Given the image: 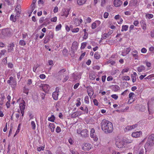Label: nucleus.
<instances>
[{
	"instance_id": "nucleus-51",
	"label": "nucleus",
	"mask_w": 154,
	"mask_h": 154,
	"mask_svg": "<svg viewBox=\"0 0 154 154\" xmlns=\"http://www.w3.org/2000/svg\"><path fill=\"white\" fill-rule=\"evenodd\" d=\"M15 80H14L12 76H11L9 78V80H8L7 81V82L8 83H9Z\"/></svg>"
},
{
	"instance_id": "nucleus-25",
	"label": "nucleus",
	"mask_w": 154,
	"mask_h": 154,
	"mask_svg": "<svg viewBox=\"0 0 154 154\" xmlns=\"http://www.w3.org/2000/svg\"><path fill=\"white\" fill-rule=\"evenodd\" d=\"M49 127L51 129V132H53L54 131V129L55 128V125L54 123H50L49 125Z\"/></svg>"
},
{
	"instance_id": "nucleus-46",
	"label": "nucleus",
	"mask_w": 154,
	"mask_h": 154,
	"mask_svg": "<svg viewBox=\"0 0 154 154\" xmlns=\"http://www.w3.org/2000/svg\"><path fill=\"white\" fill-rule=\"evenodd\" d=\"M85 102L86 103L88 104L89 103V98L88 96H86L84 99Z\"/></svg>"
},
{
	"instance_id": "nucleus-45",
	"label": "nucleus",
	"mask_w": 154,
	"mask_h": 154,
	"mask_svg": "<svg viewBox=\"0 0 154 154\" xmlns=\"http://www.w3.org/2000/svg\"><path fill=\"white\" fill-rule=\"evenodd\" d=\"M62 27L61 24H59V25H57L55 28L56 30V31H58L60 30L61 29Z\"/></svg>"
},
{
	"instance_id": "nucleus-27",
	"label": "nucleus",
	"mask_w": 154,
	"mask_h": 154,
	"mask_svg": "<svg viewBox=\"0 0 154 154\" xmlns=\"http://www.w3.org/2000/svg\"><path fill=\"white\" fill-rule=\"evenodd\" d=\"M131 48L130 47H128V48H126V53H125L123 51L122 52V55L123 56H125V55H126V54H128L129 53V52L131 51Z\"/></svg>"
},
{
	"instance_id": "nucleus-22",
	"label": "nucleus",
	"mask_w": 154,
	"mask_h": 154,
	"mask_svg": "<svg viewBox=\"0 0 154 154\" xmlns=\"http://www.w3.org/2000/svg\"><path fill=\"white\" fill-rule=\"evenodd\" d=\"M10 85H11V87L14 89L16 88L17 85V81L16 80L14 81L9 83H8Z\"/></svg>"
},
{
	"instance_id": "nucleus-18",
	"label": "nucleus",
	"mask_w": 154,
	"mask_h": 154,
	"mask_svg": "<svg viewBox=\"0 0 154 154\" xmlns=\"http://www.w3.org/2000/svg\"><path fill=\"white\" fill-rule=\"evenodd\" d=\"M116 146L118 148H121L123 147V144L122 142V141L120 140H117L116 143Z\"/></svg>"
},
{
	"instance_id": "nucleus-20",
	"label": "nucleus",
	"mask_w": 154,
	"mask_h": 154,
	"mask_svg": "<svg viewBox=\"0 0 154 154\" xmlns=\"http://www.w3.org/2000/svg\"><path fill=\"white\" fill-rule=\"evenodd\" d=\"M141 25V27L144 30L146 29V22L144 20H142L140 22Z\"/></svg>"
},
{
	"instance_id": "nucleus-57",
	"label": "nucleus",
	"mask_w": 154,
	"mask_h": 154,
	"mask_svg": "<svg viewBox=\"0 0 154 154\" xmlns=\"http://www.w3.org/2000/svg\"><path fill=\"white\" fill-rule=\"evenodd\" d=\"M61 131V129L59 126H57L56 129V132L57 133H59Z\"/></svg>"
},
{
	"instance_id": "nucleus-30",
	"label": "nucleus",
	"mask_w": 154,
	"mask_h": 154,
	"mask_svg": "<svg viewBox=\"0 0 154 154\" xmlns=\"http://www.w3.org/2000/svg\"><path fill=\"white\" fill-rule=\"evenodd\" d=\"M128 25H124L122 26L121 31L123 32L124 31H126L128 30Z\"/></svg>"
},
{
	"instance_id": "nucleus-49",
	"label": "nucleus",
	"mask_w": 154,
	"mask_h": 154,
	"mask_svg": "<svg viewBox=\"0 0 154 154\" xmlns=\"http://www.w3.org/2000/svg\"><path fill=\"white\" fill-rule=\"evenodd\" d=\"M29 90L28 89L26 88L25 87L23 89V92L24 93L26 94L27 95L28 94Z\"/></svg>"
},
{
	"instance_id": "nucleus-47",
	"label": "nucleus",
	"mask_w": 154,
	"mask_h": 154,
	"mask_svg": "<svg viewBox=\"0 0 154 154\" xmlns=\"http://www.w3.org/2000/svg\"><path fill=\"white\" fill-rule=\"evenodd\" d=\"M154 101V97H152L148 102L147 105H148V107H149V105L151 104V103L153 102Z\"/></svg>"
},
{
	"instance_id": "nucleus-15",
	"label": "nucleus",
	"mask_w": 154,
	"mask_h": 154,
	"mask_svg": "<svg viewBox=\"0 0 154 154\" xmlns=\"http://www.w3.org/2000/svg\"><path fill=\"white\" fill-rule=\"evenodd\" d=\"M56 88V91L53 92L52 93V97L53 99L56 100H57L58 99V91H57Z\"/></svg>"
},
{
	"instance_id": "nucleus-24",
	"label": "nucleus",
	"mask_w": 154,
	"mask_h": 154,
	"mask_svg": "<svg viewBox=\"0 0 154 154\" xmlns=\"http://www.w3.org/2000/svg\"><path fill=\"white\" fill-rule=\"evenodd\" d=\"M87 0H77V2L79 5H81L84 4Z\"/></svg>"
},
{
	"instance_id": "nucleus-14",
	"label": "nucleus",
	"mask_w": 154,
	"mask_h": 154,
	"mask_svg": "<svg viewBox=\"0 0 154 154\" xmlns=\"http://www.w3.org/2000/svg\"><path fill=\"white\" fill-rule=\"evenodd\" d=\"M113 32L112 30L109 31L107 33L103 34L102 36V38L105 39L106 38L109 37V36Z\"/></svg>"
},
{
	"instance_id": "nucleus-28",
	"label": "nucleus",
	"mask_w": 154,
	"mask_h": 154,
	"mask_svg": "<svg viewBox=\"0 0 154 154\" xmlns=\"http://www.w3.org/2000/svg\"><path fill=\"white\" fill-rule=\"evenodd\" d=\"M116 62L112 60H109L105 63V64H110L112 66H115Z\"/></svg>"
},
{
	"instance_id": "nucleus-35",
	"label": "nucleus",
	"mask_w": 154,
	"mask_h": 154,
	"mask_svg": "<svg viewBox=\"0 0 154 154\" xmlns=\"http://www.w3.org/2000/svg\"><path fill=\"white\" fill-rule=\"evenodd\" d=\"M90 135L91 137H93V136L95 135V130L94 128H91V129Z\"/></svg>"
},
{
	"instance_id": "nucleus-43",
	"label": "nucleus",
	"mask_w": 154,
	"mask_h": 154,
	"mask_svg": "<svg viewBox=\"0 0 154 154\" xmlns=\"http://www.w3.org/2000/svg\"><path fill=\"white\" fill-rule=\"evenodd\" d=\"M122 79L123 80L129 81L130 79V78L128 76H125L122 77Z\"/></svg>"
},
{
	"instance_id": "nucleus-29",
	"label": "nucleus",
	"mask_w": 154,
	"mask_h": 154,
	"mask_svg": "<svg viewBox=\"0 0 154 154\" xmlns=\"http://www.w3.org/2000/svg\"><path fill=\"white\" fill-rule=\"evenodd\" d=\"M125 142L126 143H132L133 140L131 139L130 137L127 138L125 140Z\"/></svg>"
},
{
	"instance_id": "nucleus-13",
	"label": "nucleus",
	"mask_w": 154,
	"mask_h": 154,
	"mask_svg": "<svg viewBox=\"0 0 154 154\" xmlns=\"http://www.w3.org/2000/svg\"><path fill=\"white\" fill-rule=\"evenodd\" d=\"M25 103L24 100H23L22 102L20 104V111H24L25 107Z\"/></svg>"
},
{
	"instance_id": "nucleus-62",
	"label": "nucleus",
	"mask_w": 154,
	"mask_h": 154,
	"mask_svg": "<svg viewBox=\"0 0 154 154\" xmlns=\"http://www.w3.org/2000/svg\"><path fill=\"white\" fill-rule=\"evenodd\" d=\"M44 21V17H41L39 19V22L40 23H43V22Z\"/></svg>"
},
{
	"instance_id": "nucleus-23",
	"label": "nucleus",
	"mask_w": 154,
	"mask_h": 154,
	"mask_svg": "<svg viewBox=\"0 0 154 154\" xmlns=\"http://www.w3.org/2000/svg\"><path fill=\"white\" fill-rule=\"evenodd\" d=\"M78 43L76 41H74L72 43V49L73 50H76L77 49Z\"/></svg>"
},
{
	"instance_id": "nucleus-44",
	"label": "nucleus",
	"mask_w": 154,
	"mask_h": 154,
	"mask_svg": "<svg viewBox=\"0 0 154 154\" xmlns=\"http://www.w3.org/2000/svg\"><path fill=\"white\" fill-rule=\"evenodd\" d=\"M87 44V43L86 42H83L81 44V49H83L85 48Z\"/></svg>"
},
{
	"instance_id": "nucleus-36",
	"label": "nucleus",
	"mask_w": 154,
	"mask_h": 154,
	"mask_svg": "<svg viewBox=\"0 0 154 154\" xmlns=\"http://www.w3.org/2000/svg\"><path fill=\"white\" fill-rule=\"evenodd\" d=\"M94 57L96 59H99L100 58V56L98 53L96 52L94 54Z\"/></svg>"
},
{
	"instance_id": "nucleus-52",
	"label": "nucleus",
	"mask_w": 154,
	"mask_h": 154,
	"mask_svg": "<svg viewBox=\"0 0 154 154\" xmlns=\"http://www.w3.org/2000/svg\"><path fill=\"white\" fill-rule=\"evenodd\" d=\"M21 7L20 6V5H17L15 9V11H20Z\"/></svg>"
},
{
	"instance_id": "nucleus-41",
	"label": "nucleus",
	"mask_w": 154,
	"mask_h": 154,
	"mask_svg": "<svg viewBox=\"0 0 154 154\" xmlns=\"http://www.w3.org/2000/svg\"><path fill=\"white\" fill-rule=\"evenodd\" d=\"M70 151L72 154H79V152L75 149H70Z\"/></svg>"
},
{
	"instance_id": "nucleus-4",
	"label": "nucleus",
	"mask_w": 154,
	"mask_h": 154,
	"mask_svg": "<svg viewBox=\"0 0 154 154\" xmlns=\"http://www.w3.org/2000/svg\"><path fill=\"white\" fill-rule=\"evenodd\" d=\"M70 9H63L60 13L61 15L62 16H64L66 17H67L69 14V11Z\"/></svg>"
},
{
	"instance_id": "nucleus-58",
	"label": "nucleus",
	"mask_w": 154,
	"mask_h": 154,
	"mask_svg": "<svg viewBox=\"0 0 154 154\" xmlns=\"http://www.w3.org/2000/svg\"><path fill=\"white\" fill-rule=\"evenodd\" d=\"M129 69L128 68H125L123 69L122 71V73L124 74L125 72H127L128 71Z\"/></svg>"
},
{
	"instance_id": "nucleus-16",
	"label": "nucleus",
	"mask_w": 154,
	"mask_h": 154,
	"mask_svg": "<svg viewBox=\"0 0 154 154\" xmlns=\"http://www.w3.org/2000/svg\"><path fill=\"white\" fill-rule=\"evenodd\" d=\"M81 112L76 111L72 113L71 115V117L72 118H75L81 115Z\"/></svg>"
},
{
	"instance_id": "nucleus-53",
	"label": "nucleus",
	"mask_w": 154,
	"mask_h": 154,
	"mask_svg": "<svg viewBox=\"0 0 154 154\" xmlns=\"http://www.w3.org/2000/svg\"><path fill=\"white\" fill-rule=\"evenodd\" d=\"M85 53H86L85 52H84V53H83L80 56L79 59V60H81L82 59L84 58V56H85Z\"/></svg>"
},
{
	"instance_id": "nucleus-42",
	"label": "nucleus",
	"mask_w": 154,
	"mask_h": 154,
	"mask_svg": "<svg viewBox=\"0 0 154 154\" xmlns=\"http://www.w3.org/2000/svg\"><path fill=\"white\" fill-rule=\"evenodd\" d=\"M55 119V117L54 115H52L50 117H48V120L49 121L54 122Z\"/></svg>"
},
{
	"instance_id": "nucleus-26",
	"label": "nucleus",
	"mask_w": 154,
	"mask_h": 154,
	"mask_svg": "<svg viewBox=\"0 0 154 154\" xmlns=\"http://www.w3.org/2000/svg\"><path fill=\"white\" fill-rule=\"evenodd\" d=\"M137 75V73L136 72H134L133 74L131 75L132 81L133 83L136 81Z\"/></svg>"
},
{
	"instance_id": "nucleus-54",
	"label": "nucleus",
	"mask_w": 154,
	"mask_h": 154,
	"mask_svg": "<svg viewBox=\"0 0 154 154\" xmlns=\"http://www.w3.org/2000/svg\"><path fill=\"white\" fill-rule=\"evenodd\" d=\"M45 148V146H42L40 147H39L37 148V150L38 151H40L42 150H44Z\"/></svg>"
},
{
	"instance_id": "nucleus-21",
	"label": "nucleus",
	"mask_w": 154,
	"mask_h": 154,
	"mask_svg": "<svg viewBox=\"0 0 154 154\" xmlns=\"http://www.w3.org/2000/svg\"><path fill=\"white\" fill-rule=\"evenodd\" d=\"M14 47V45L13 43H12L9 44L8 48V52H11L13 50V48Z\"/></svg>"
},
{
	"instance_id": "nucleus-8",
	"label": "nucleus",
	"mask_w": 154,
	"mask_h": 154,
	"mask_svg": "<svg viewBox=\"0 0 154 154\" xmlns=\"http://www.w3.org/2000/svg\"><path fill=\"white\" fill-rule=\"evenodd\" d=\"M131 55L135 60H138L139 58L138 53L137 51L134 50L131 52Z\"/></svg>"
},
{
	"instance_id": "nucleus-9",
	"label": "nucleus",
	"mask_w": 154,
	"mask_h": 154,
	"mask_svg": "<svg viewBox=\"0 0 154 154\" xmlns=\"http://www.w3.org/2000/svg\"><path fill=\"white\" fill-rule=\"evenodd\" d=\"M101 23V22L99 20H96L91 25V28L92 29H95L97 26H99Z\"/></svg>"
},
{
	"instance_id": "nucleus-5",
	"label": "nucleus",
	"mask_w": 154,
	"mask_h": 154,
	"mask_svg": "<svg viewBox=\"0 0 154 154\" xmlns=\"http://www.w3.org/2000/svg\"><path fill=\"white\" fill-rule=\"evenodd\" d=\"M135 97V94L133 92H131L129 94V99L128 101V103L129 104L131 103L132 102L135 100V99L134 97Z\"/></svg>"
},
{
	"instance_id": "nucleus-40",
	"label": "nucleus",
	"mask_w": 154,
	"mask_h": 154,
	"mask_svg": "<svg viewBox=\"0 0 154 154\" xmlns=\"http://www.w3.org/2000/svg\"><path fill=\"white\" fill-rule=\"evenodd\" d=\"M79 28H76L71 29L72 32L73 33H77L79 31Z\"/></svg>"
},
{
	"instance_id": "nucleus-31",
	"label": "nucleus",
	"mask_w": 154,
	"mask_h": 154,
	"mask_svg": "<svg viewBox=\"0 0 154 154\" xmlns=\"http://www.w3.org/2000/svg\"><path fill=\"white\" fill-rule=\"evenodd\" d=\"M10 20L13 22H15L16 21L17 17H15V16L14 17V15L11 14L10 17Z\"/></svg>"
},
{
	"instance_id": "nucleus-19",
	"label": "nucleus",
	"mask_w": 154,
	"mask_h": 154,
	"mask_svg": "<svg viewBox=\"0 0 154 154\" xmlns=\"http://www.w3.org/2000/svg\"><path fill=\"white\" fill-rule=\"evenodd\" d=\"M44 22L42 25V26H46L48 24H49L50 23V19L49 18L47 17L45 19H44Z\"/></svg>"
},
{
	"instance_id": "nucleus-2",
	"label": "nucleus",
	"mask_w": 154,
	"mask_h": 154,
	"mask_svg": "<svg viewBox=\"0 0 154 154\" xmlns=\"http://www.w3.org/2000/svg\"><path fill=\"white\" fill-rule=\"evenodd\" d=\"M154 145V134L150 135L145 145V147L148 148Z\"/></svg>"
},
{
	"instance_id": "nucleus-10",
	"label": "nucleus",
	"mask_w": 154,
	"mask_h": 154,
	"mask_svg": "<svg viewBox=\"0 0 154 154\" xmlns=\"http://www.w3.org/2000/svg\"><path fill=\"white\" fill-rule=\"evenodd\" d=\"M113 3L115 7H118L121 6L122 4V2L120 0H114Z\"/></svg>"
},
{
	"instance_id": "nucleus-61",
	"label": "nucleus",
	"mask_w": 154,
	"mask_h": 154,
	"mask_svg": "<svg viewBox=\"0 0 154 154\" xmlns=\"http://www.w3.org/2000/svg\"><path fill=\"white\" fill-rule=\"evenodd\" d=\"M111 97L115 99V100H117L118 98V96L116 94H113L111 95Z\"/></svg>"
},
{
	"instance_id": "nucleus-56",
	"label": "nucleus",
	"mask_w": 154,
	"mask_h": 154,
	"mask_svg": "<svg viewBox=\"0 0 154 154\" xmlns=\"http://www.w3.org/2000/svg\"><path fill=\"white\" fill-rule=\"evenodd\" d=\"M57 17H55L51 18V21L52 22H55L57 21Z\"/></svg>"
},
{
	"instance_id": "nucleus-34",
	"label": "nucleus",
	"mask_w": 154,
	"mask_h": 154,
	"mask_svg": "<svg viewBox=\"0 0 154 154\" xmlns=\"http://www.w3.org/2000/svg\"><path fill=\"white\" fill-rule=\"evenodd\" d=\"M145 17L146 18H148V19H150L153 17V15L152 14H146Z\"/></svg>"
},
{
	"instance_id": "nucleus-55",
	"label": "nucleus",
	"mask_w": 154,
	"mask_h": 154,
	"mask_svg": "<svg viewBox=\"0 0 154 154\" xmlns=\"http://www.w3.org/2000/svg\"><path fill=\"white\" fill-rule=\"evenodd\" d=\"M16 15L15 16V17H19L20 16V14L21 13V11H16Z\"/></svg>"
},
{
	"instance_id": "nucleus-33",
	"label": "nucleus",
	"mask_w": 154,
	"mask_h": 154,
	"mask_svg": "<svg viewBox=\"0 0 154 154\" xmlns=\"http://www.w3.org/2000/svg\"><path fill=\"white\" fill-rule=\"evenodd\" d=\"M19 45L21 46H25L26 45V42L23 40H21L19 41Z\"/></svg>"
},
{
	"instance_id": "nucleus-48",
	"label": "nucleus",
	"mask_w": 154,
	"mask_h": 154,
	"mask_svg": "<svg viewBox=\"0 0 154 154\" xmlns=\"http://www.w3.org/2000/svg\"><path fill=\"white\" fill-rule=\"evenodd\" d=\"M50 40V38L47 36H45L44 38V43H47Z\"/></svg>"
},
{
	"instance_id": "nucleus-7",
	"label": "nucleus",
	"mask_w": 154,
	"mask_h": 154,
	"mask_svg": "<svg viewBox=\"0 0 154 154\" xmlns=\"http://www.w3.org/2000/svg\"><path fill=\"white\" fill-rule=\"evenodd\" d=\"M2 33L4 36H9L11 34V32L9 29H6L2 30Z\"/></svg>"
},
{
	"instance_id": "nucleus-37",
	"label": "nucleus",
	"mask_w": 154,
	"mask_h": 154,
	"mask_svg": "<svg viewBox=\"0 0 154 154\" xmlns=\"http://www.w3.org/2000/svg\"><path fill=\"white\" fill-rule=\"evenodd\" d=\"M132 129L131 125L127 126L125 128L124 130L125 131H127L131 130Z\"/></svg>"
},
{
	"instance_id": "nucleus-39",
	"label": "nucleus",
	"mask_w": 154,
	"mask_h": 154,
	"mask_svg": "<svg viewBox=\"0 0 154 154\" xmlns=\"http://www.w3.org/2000/svg\"><path fill=\"white\" fill-rule=\"evenodd\" d=\"M31 125L32 128V129L34 130L35 129L36 125L34 121H32L31 122Z\"/></svg>"
},
{
	"instance_id": "nucleus-38",
	"label": "nucleus",
	"mask_w": 154,
	"mask_h": 154,
	"mask_svg": "<svg viewBox=\"0 0 154 154\" xmlns=\"http://www.w3.org/2000/svg\"><path fill=\"white\" fill-rule=\"evenodd\" d=\"M96 77V76L94 75L93 73H91L89 75V78L91 80H94Z\"/></svg>"
},
{
	"instance_id": "nucleus-11",
	"label": "nucleus",
	"mask_w": 154,
	"mask_h": 154,
	"mask_svg": "<svg viewBox=\"0 0 154 154\" xmlns=\"http://www.w3.org/2000/svg\"><path fill=\"white\" fill-rule=\"evenodd\" d=\"M142 132L141 131L133 132L131 134L132 136L133 137H139L142 135Z\"/></svg>"
},
{
	"instance_id": "nucleus-3",
	"label": "nucleus",
	"mask_w": 154,
	"mask_h": 154,
	"mask_svg": "<svg viewBox=\"0 0 154 154\" xmlns=\"http://www.w3.org/2000/svg\"><path fill=\"white\" fill-rule=\"evenodd\" d=\"M92 147L91 145L88 143H85L82 145V149L84 151H89Z\"/></svg>"
},
{
	"instance_id": "nucleus-59",
	"label": "nucleus",
	"mask_w": 154,
	"mask_h": 154,
	"mask_svg": "<svg viewBox=\"0 0 154 154\" xmlns=\"http://www.w3.org/2000/svg\"><path fill=\"white\" fill-rule=\"evenodd\" d=\"M109 16V13L107 12H105L103 14V17L105 18H107Z\"/></svg>"
},
{
	"instance_id": "nucleus-60",
	"label": "nucleus",
	"mask_w": 154,
	"mask_h": 154,
	"mask_svg": "<svg viewBox=\"0 0 154 154\" xmlns=\"http://www.w3.org/2000/svg\"><path fill=\"white\" fill-rule=\"evenodd\" d=\"M91 91H89V90L88 91V95L90 97H91L92 96V95L93 94V92L92 93H91Z\"/></svg>"
},
{
	"instance_id": "nucleus-64",
	"label": "nucleus",
	"mask_w": 154,
	"mask_h": 154,
	"mask_svg": "<svg viewBox=\"0 0 154 154\" xmlns=\"http://www.w3.org/2000/svg\"><path fill=\"white\" fill-rule=\"evenodd\" d=\"M93 103L94 105L97 106H98V103L97 100L96 99H95L93 100Z\"/></svg>"
},
{
	"instance_id": "nucleus-17",
	"label": "nucleus",
	"mask_w": 154,
	"mask_h": 154,
	"mask_svg": "<svg viewBox=\"0 0 154 154\" xmlns=\"http://www.w3.org/2000/svg\"><path fill=\"white\" fill-rule=\"evenodd\" d=\"M81 135L83 137H87L88 136V131L86 129L82 130L81 132Z\"/></svg>"
},
{
	"instance_id": "nucleus-12",
	"label": "nucleus",
	"mask_w": 154,
	"mask_h": 154,
	"mask_svg": "<svg viewBox=\"0 0 154 154\" xmlns=\"http://www.w3.org/2000/svg\"><path fill=\"white\" fill-rule=\"evenodd\" d=\"M42 87L43 91L45 92H48L50 89V86L47 84L42 85Z\"/></svg>"
},
{
	"instance_id": "nucleus-6",
	"label": "nucleus",
	"mask_w": 154,
	"mask_h": 154,
	"mask_svg": "<svg viewBox=\"0 0 154 154\" xmlns=\"http://www.w3.org/2000/svg\"><path fill=\"white\" fill-rule=\"evenodd\" d=\"M73 22L74 25L76 26H79L82 22L83 20L81 18H74Z\"/></svg>"
},
{
	"instance_id": "nucleus-63",
	"label": "nucleus",
	"mask_w": 154,
	"mask_h": 154,
	"mask_svg": "<svg viewBox=\"0 0 154 154\" xmlns=\"http://www.w3.org/2000/svg\"><path fill=\"white\" fill-rule=\"evenodd\" d=\"M141 51L142 53H145L147 52V50L145 48H143L141 49Z\"/></svg>"
},
{
	"instance_id": "nucleus-50",
	"label": "nucleus",
	"mask_w": 154,
	"mask_h": 154,
	"mask_svg": "<svg viewBox=\"0 0 154 154\" xmlns=\"http://www.w3.org/2000/svg\"><path fill=\"white\" fill-rule=\"evenodd\" d=\"M35 8V4L32 3L31 5V10H32V12H33Z\"/></svg>"
},
{
	"instance_id": "nucleus-1",
	"label": "nucleus",
	"mask_w": 154,
	"mask_h": 154,
	"mask_svg": "<svg viewBox=\"0 0 154 154\" xmlns=\"http://www.w3.org/2000/svg\"><path fill=\"white\" fill-rule=\"evenodd\" d=\"M101 129L105 133H111L113 130L112 123L106 119L103 120L101 123Z\"/></svg>"
},
{
	"instance_id": "nucleus-32",
	"label": "nucleus",
	"mask_w": 154,
	"mask_h": 154,
	"mask_svg": "<svg viewBox=\"0 0 154 154\" xmlns=\"http://www.w3.org/2000/svg\"><path fill=\"white\" fill-rule=\"evenodd\" d=\"M62 53L64 56H67L68 54V50L66 48H64L63 51Z\"/></svg>"
}]
</instances>
